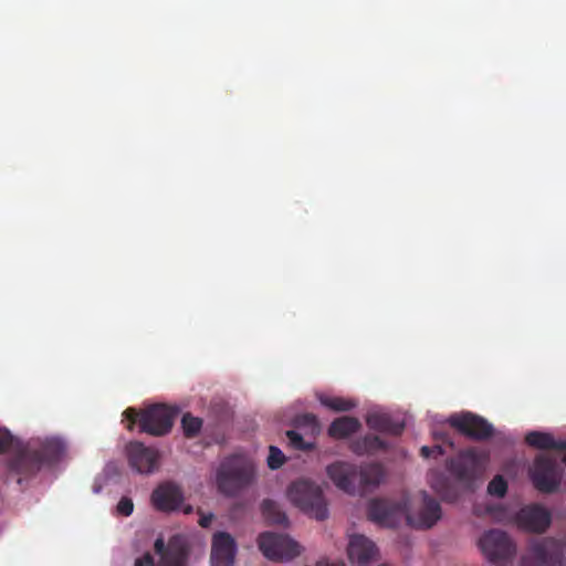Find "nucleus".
<instances>
[{"instance_id": "nucleus-1", "label": "nucleus", "mask_w": 566, "mask_h": 566, "mask_svg": "<svg viewBox=\"0 0 566 566\" xmlns=\"http://www.w3.org/2000/svg\"><path fill=\"white\" fill-rule=\"evenodd\" d=\"M65 451V444L60 438H34L22 442L7 428L0 427V454L8 453V469L18 476V483L23 479L33 478L45 465L56 463Z\"/></svg>"}, {"instance_id": "nucleus-2", "label": "nucleus", "mask_w": 566, "mask_h": 566, "mask_svg": "<svg viewBox=\"0 0 566 566\" xmlns=\"http://www.w3.org/2000/svg\"><path fill=\"white\" fill-rule=\"evenodd\" d=\"M422 494V506L417 516L408 512V501L399 502L377 499L368 505V518L382 527H396L402 520L417 528H430L441 518V506L437 500L429 496L427 492Z\"/></svg>"}, {"instance_id": "nucleus-3", "label": "nucleus", "mask_w": 566, "mask_h": 566, "mask_svg": "<svg viewBox=\"0 0 566 566\" xmlns=\"http://www.w3.org/2000/svg\"><path fill=\"white\" fill-rule=\"evenodd\" d=\"M254 476L253 462L245 457L233 454L224 458L219 464L216 485L219 493L232 497L252 484Z\"/></svg>"}, {"instance_id": "nucleus-4", "label": "nucleus", "mask_w": 566, "mask_h": 566, "mask_svg": "<svg viewBox=\"0 0 566 566\" xmlns=\"http://www.w3.org/2000/svg\"><path fill=\"white\" fill-rule=\"evenodd\" d=\"M123 415L129 422L128 430H133L134 424H138L140 432L163 437L171 431L178 410L166 405L156 403L142 410L127 408Z\"/></svg>"}, {"instance_id": "nucleus-5", "label": "nucleus", "mask_w": 566, "mask_h": 566, "mask_svg": "<svg viewBox=\"0 0 566 566\" xmlns=\"http://www.w3.org/2000/svg\"><path fill=\"white\" fill-rule=\"evenodd\" d=\"M290 501L305 514L317 521L328 517L327 503L322 488L306 479L293 482L287 489Z\"/></svg>"}, {"instance_id": "nucleus-6", "label": "nucleus", "mask_w": 566, "mask_h": 566, "mask_svg": "<svg viewBox=\"0 0 566 566\" xmlns=\"http://www.w3.org/2000/svg\"><path fill=\"white\" fill-rule=\"evenodd\" d=\"M488 462V451L471 447L448 459L446 465L458 481L469 484L484 472Z\"/></svg>"}, {"instance_id": "nucleus-7", "label": "nucleus", "mask_w": 566, "mask_h": 566, "mask_svg": "<svg viewBox=\"0 0 566 566\" xmlns=\"http://www.w3.org/2000/svg\"><path fill=\"white\" fill-rule=\"evenodd\" d=\"M566 545L555 538L546 537L531 542L527 553L521 559V566H559L563 564Z\"/></svg>"}, {"instance_id": "nucleus-8", "label": "nucleus", "mask_w": 566, "mask_h": 566, "mask_svg": "<svg viewBox=\"0 0 566 566\" xmlns=\"http://www.w3.org/2000/svg\"><path fill=\"white\" fill-rule=\"evenodd\" d=\"M258 547L263 556L275 563L289 562L301 555V546L285 534L263 532L259 534Z\"/></svg>"}, {"instance_id": "nucleus-9", "label": "nucleus", "mask_w": 566, "mask_h": 566, "mask_svg": "<svg viewBox=\"0 0 566 566\" xmlns=\"http://www.w3.org/2000/svg\"><path fill=\"white\" fill-rule=\"evenodd\" d=\"M480 548L484 556L497 566H505L510 563L515 553L516 547L505 532L500 530H491L483 534L479 542Z\"/></svg>"}, {"instance_id": "nucleus-10", "label": "nucleus", "mask_w": 566, "mask_h": 566, "mask_svg": "<svg viewBox=\"0 0 566 566\" xmlns=\"http://www.w3.org/2000/svg\"><path fill=\"white\" fill-rule=\"evenodd\" d=\"M447 422L460 434L474 441H485L494 434L493 424L471 411L452 413Z\"/></svg>"}, {"instance_id": "nucleus-11", "label": "nucleus", "mask_w": 566, "mask_h": 566, "mask_svg": "<svg viewBox=\"0 0 566 566\" xmlns=\"http://www.w3.org/2000/svg\"><path fill=\"white\" fill-rule=\"evenodd\" d=\"M530 476L534 488L542 493H554L560 485L562 471L556 459L539 454L535 458Z\"/></svg>"}, {"instance_id": "nucleus-12", "label": "nucleus", "mask_w": 566, "mask_h": 566, "mask_svg": "<svg viewBox=\"0 0 566 566\" xmlns=\"http://www.w3.org/2000/svg\"><path fill=\"white\" fill-rule=\"evenodd\" d=\"M129 465L138 473H153L158 463V451L146 447L139 441H133L127 446Z\"/></svg>"}, {"instance_id": "nucleus-13", "label": "nucleus", "mask_w": 566, "mask_h": 566, "mask_svg": "<svg viewBox=\"0 0 566 566\" xmlns=\"http://www.w3.org/2000/svg\"><path fill=\"white\" fill-rule=\"evenodd\" d=\"M237 555V543L227 532H217L211 542V566H232Z\"/></svg>"}, {"instance_id": "nucleus-14", "label": "nucleus", "mask_w": 566, "mask_h": 566, "mask_svg": "<svg viewBox=\"0 0 566 566\" xmlns=\"http://www.w3.org/2000/svg\"><path fill=\"white\" fill-rule=\"evenodd\" d=\"M515 521L520 528L543 533L551 525V513L541 505H528L517 512Z\"/></svg>"}, {"instance_id": "nucleus-15", "label": "nucleus", "mask_w": 566, "mask_h": 566, "mask_svg": "<svg viewBox=\"0 0 566 566\" xmlns=\"http://www.w3.org/2000/svg\"><path fill=\"white\" fill-rule=\"evenodd\" d=\"M151 502L158 511L172 512L181 507L184 493L179 485L166 482L154 490Z\"/></svg>"}, {"instance_id": "nucleus-16", "label": "nucleus", "mask_w": 566, "mask_h": 566, "mask_svg": "<svg viewBox=\"0 0 566 566\" xmlns=\"http://www.w3.org/2000/svg\"><path fill=\"white\" fill-rule=\"evenodd\" d=\"M347 551L350 562L356 566H368L378 554L376 544L360 534L350 536Z\"/></svg>"}, {"instance_id": "nucleus-17", "label": "nucleus", "mask_w": 566, "mask_h": 566, "mask_svg": "<svg viewBox=\"0 0 566 566\" xmlns=\"http://www.w3.org/2000/svg\"><path fill=\"white\" fill-rule=\"evenodd\" d=\"M327 474L334 484L348 494H355L357 467L347 462H335L327 467Z\"/></svg>"}, {"instance_id": "nucleus-18", "label": "nucleus", "mask_w": 566, "mask_h": 566, "mask_svg": "<svg viewBox=\"0 0 566 566\" xmlns=\"http://www.w3.org/2000/svg\"><path fill=\"white\" fill-rule=\"evenodd\" d=\"M367 426L375 431L400 436L405 429V423L395 421L391 416L384 412H373L367 416Z\"/></svg>"}, {"instance_id": "nucleus-19", "label": "nucleus", "mask_w": 566, "mask_h": 566, "mask_svg": "<svg viewBox=\"0 0 566 566\" xmlns=\"http://www.w3.org/2000/svg\"><path fill=\"white\" fill-rule=\"evenodd\" d=\"M385 475L384 468L379 463H368L357 469V481L363 492L375 489L380 484Z\"/></svg>"}, {"instance_id": "nucleus-20", "label": "nucleus", "mask_w": 566, "mask_h": 566, "mask_svg": "<svg viewBox=\"0 0 566 566\" xmlns=\"http://www.w3.org/2000/svg\"><path fill=\"white\" fill-rule=\"evenodd\" d=\"M188 558V549L179 538H171L167 549L160 558L158 566H185Z\"/></svg>"}, {"instance_id": "nucleus-21", "label": "nucleus", "mask_w": 566, "mask_h": 566, "mask_svg": "<svg viewBox=\"0 0 566 566\" xmlns=\"http://www.w3.org/2000/svg\"><path fill=\"white\" fill-rule=\"evenodd\" d=\"M388 443L378 436L367 434L350 443V450L358 455L374 454L378 451L386 450Z\"/></svg>"}, {"instance_id": "nucleus-22", "label": "nucleus", "mask_w": 566, "mask_h": 566, "mask_svg": "<svg viewBox=\"0 0 566 566\" xmlns=\"http://www.w3.org/2000/svg\"><path fill=\"white\" fill-rule=\"evenodd\" d=\"M428 482L442 500L452 502L457 499V490L442 472L431 471L428 475Z\"/></svg>"}, {"instance_id": "nucleus-23", "label": "nucleus", "mask_w": 566, "mask_h": 566, "mask_svg": "<svg viewBox=\"0 0 566 566\" xmlns=\"http://www.w3.org/2000/svg\"><path fill=\"white\" fill-rule=\"evenodd\" d=\"M360 426L359 420L355 417H339L331 423L328 434L336 439H344L357 432Z\"/></svg>"}, {"instance_id": "nucleus-24", "label": "nucleus", "mask_w": 566, "mask_h": 566, "mask_svg": "<svg viewBox=\"0 0 566 566\" xmlns=\"http://www.w3.org/2000/svg\"><path fill=\"white\" fill-rule=\"evenodd\" d=\"M525 441L528 446L539 450L566 449V440L556 441L551 433L531 431L526 434Z\"/></svg>"}, {"instance_id": "nucleus-25", "label": "nucleus", "mask_w": 566, "mask_h": 566, "mask_svg": "<svg viewBox=\"0 0 566 566\" xmlns=\"http://www.w3.org/2000/svg\"><path fill=\"white\" fill-rule=\"evenodd\" d=\"M261 511L268 523L275 525L287 524V516L285 512L275 501L270 499L263 500Z\"/></svg>"}, {"instance_id": "nucleus-26", "label": "nucleus", "mask_w": 566, "mask_h": 566, "mask_svg": "<svg viewBox=\"0 0 566 566\" xmlns=\"http://www.w3.org/2000/svg\"><path fill=\"white\" fill-rule=\"evenodd\" d=\"M319 402L334 411H349L356 407V402L342 397H329L321 395L318 397Z\"/></svg>"}, {"instance_id": "nucleus-27", "label": "nucleus", "mask_w": 566, "mask_h": 566, "mask_svg": "<svg viewBox=\"0 0 566 566\" xmlns=\"http://www.w3.org/2000/svg\"><path fill=\"white\" fill-rule=\"evenodd\" d=\"M181 427L186 438H195L202 428V419L193 417L191 413H185L181 419Z\"/></svg>"}, {"instance_id": "nucleus-28", "label": "nucleus", "mask_w": 566, "mask_h": 566, "mask_svg": "<svg viewBox=\"0 0 566 566\" xmlns=\"http://www.w3.org/2000/svg\"><path fill=\"white\" fill-rule=\"evenodd\" d=\"M286 438L289 439L290 446L296 450L308 451L314 447L312 442L305 441L303 437L295 430H287Z\"/></svg>"}, {"instance_id": "nucleus-29", "label": "nucleus", "mask_w": 566, "mask_h": 566, "mask_svg": "<svg viewBox=\"0 0 566 566\" xmlns=\"http://www.w3.org/2000/svg\"><path fill=\"white\" fill-rule=\"evenodd\" d=\"M506 491H507V483L501 475L494 476L488 485V492L491 495L503 497L505 495Z\"/></svg>"}, {"instance_id": "nucleus-30", "label": "nucleus", "mask_w": 566, "mask_h": 566, "mask_svg": "<svg viewBox=\"0 0 566 566\" xmlns=\"http://www.w3.org/2000/svg\"><path fill=\"white\" fill-rule=\"evenodd\" d=\"M285 462V455L284 453L274 446H271L269 449V457H268V465L272 470H276L281 468Z\"/></svg>"}, {"instance_id": "nucleus-31", "label": "nucleus", "mask_w": 566, "mask_h": 566, "mask_svg": "<svg viewBox=\"0 0 566 566\" xmlns=\"http://www.w3.org/2000/svg\"><path fill=\"white\" fill-rule=\"evenodd\" d=\"M134 511L132 499L123 496L117 504V512L123 516H129Z\"/></svg>"}, {"instance_id": "nucleus-32", "label": "nucleus", "mask_w": 566, "mask_h": 566, "mask_svg": "<svg viewBox=\"0 0 566 566\" xmlns=\"http://www.w3.org/2000/svg\"><path fill=\"white\" fill-rule=\"evenodd\" d=\"M134 566H154V557L150 553H146L135 560Z\"/></svg>"}, {"instance_id": "nucleus-33", "label": "nucleus", "mask_w": 566, "mask_h": 566, "mask_svg": "<svg viewBox=\"0 0 566 566\" xmlns=\"http://www.w3.org/2000/svg\"><path fill=\"white\" fill-rule=\"evenodd\" d=\"M198 513L200 514L199 525L203 528L209 527L214 517L213 514H203L200 510L198 511Z\"/></svg>"}, {"instance_id": "nucleus-34", "label": "nucleus", "mask_w": 566, "mask_h": 566, "mask_svg": "<svg viewBox=\"0 0 566 566\" xmlns=\"http://www.w3.org/2000/svg\"><path fill=\"white\" fill-rule=\"evenodd\" d=\"M434 438L437 440H441L443 443L448 444L450 448H454V442L451 440L448 433L446 432H436Z\"/></svg>"}, {"instance_id": "nucleus-35", "label": "nucleus", "mask_w": 566, "mask_h": 566, "mask_svg": "<svg viewBox=\"0 0 566 566\" xmlns=\"http://www.w3.org/2000/svg\"><path fill=\"white\" fill-rule=\"evenodd\" d=\"M155 552L163 557V554H165L167 546L165 545V542L161 537L157 538L154 544Z\"/></svg>"}, {"instance_id": "nucleus-36", "label": "nucleus", "mask_w": 566, "mask_h": 566, "mask_svg": "<svg viewBox=\"0 0 566 566\" xmlns=\"http://www.w3.org/2000/svg\"><path fill=\"white\" fill-rule=\"evenodd\" d=\"M315 566H346L344 562H332L328 558H321L315 563Z\"/></svg>"}, {"instance_id": "nucleus-37", "label": "nucleus", "mask_w": 566, "mask_h": 566, "mask_svg": "<svg viewBox=\"0 0 566 566\" xmlns=\"http://www.w3.org/2000/svg\"><path fill=\"white\" fill-rule=\"evenodd\" d=\"M433 453H434V449H431L430 447H422L420 449V454L423 457V458H430V457H433Z\"/></svg>"}, {"instance_id": "nucleus-38", "label": "nucleus", "mask_w": 566, "mask_h": 566, "mask_svg": "<svg viewBox=\"0 0 566 566\" xmlns=\"http://www.w3.org/2000/svg\"><path fill=\"white\" fill-rule=\"evenodd\" d=\"M302 419H303L306 423H308V424H314V423L316 422V418H315V416H314V415H310V413L304 415V416L302 417Z\"/></svg>"}, {"instance_id": "nucleus-39", "label": "nucleus", "mask_w": 566, "mask_h": 566, "mask_svg": "<svg viewBox=\"0 0 566 566\" xmlns=\"http://www.w3.org/2000/svg\"><path fill=\"white\" fill-rule=\"evenodd\" d=\"M431 449H434V453H433V457L437 458L439 455H442L444 453V450L441 446H433V447H430Z\"/></svg>"}, {"instance_id": "nucleus-40", "label": "nucleus", "mask_w": 566, "mask_h": 566, "mask_svg": "<svg viewBox=\"0 0 566 566\" xmlns=\"http://www.w3.org/2000/svg\"><path fill=\"white\" fill-rule=\"evenodd\" d=\"M182 511H184L185 514H190V513H192V506L191 505H185L182 507Z\"/></svg>"}, {"instance_id": "nucleus-41", "label": "nucleus", "mask_w": 566, "mask_h": 566, "mask_svg": "<svg viewBox=\"0 0 566 566\" xmlns=\"http://www.w3.org/2000/svg\"><path fill=\"white\" fill-rule=\"evenodd\" d=\"M563 451L566 452V448L565 449H562ZM563 463L566 465V453L564 454L563 459H562Z\"/></svg>"}]
</instances>
